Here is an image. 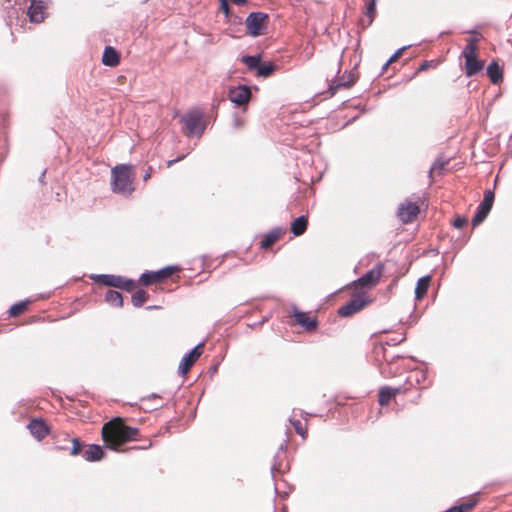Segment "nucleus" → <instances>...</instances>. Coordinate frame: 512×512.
<instances>
[{
    "instance_id": "38",
    "label": "nucleus",
    "mask_w": 512,
    "mask_h": 512,
    "mask_svg": "<svg viewBox=\"0 0 512 512\" xmlns=\"http://www.w3.org/2000/svg\"><path fill=\"white\" fill-rule=\"evenodd\" d=\"M220 9L226 15L229 14L230 9H229V4H228L227 0H220Z\"/></svg>"
},
{
    "instance_id": "25",
    "label": "nucleus",
    "mask_w": 512,
    "mask_h": 512,
    "mask_svg": "<svg viewBox=\"0 0 512 512\" xmlns=\"http://www.w3.org/2000/svg\"><path fill=\"white\" fill-rule=\"evenodd\" d=\"M357 80V77L353 73H349L348 77L346 79L343 78L341 82H339L336 86L330 85L329 91L331 95H334L338 88L344 87V88H350Z\"/></svg>"
},
{
    "instance_id": "32",
    "label": "nucleus",
    "mask_w": 512,
    "mask_h": 512,
    "mask_svg": "<svg viewBox=\"0 0 512 512\" xmlns=\"http://www.w3.org/2000/svg\"><path fill=\"white\" fill-rule=\"evenodd\" d=\"M275 70V65L272 63L260 65L257 69L258 76L262 77H268L270 76Z\"/></svg>"
},
{
    "instance_id": "5",
    "label": "nucleus",
    "mask_w": 512,
    "mask_h": 512,
    "mask_svg": "<svg viewBox=\"0 0 512 512\" xmlns=\"http://www.w3.org/2000/svg\"><path fill=\"white\" fill-rule=\"evenodd\" d=\"M184 124L185 134L187 136L202 135L205 125L203 123V114L199 111H191L181 118Z\"/></svg>"
},
{
    "instance_id": "31",
    "label": "nucleus",
    "mask_w": 512,
    "mask_h": 512,
    "mask_svg": "<svg viewBox=\"0 0 512 512\" xmlns=\"http://www.w3.org/2000/svg\"><path fill=\"white\" fill-rule=\"evenodd\" d=\"M242 61L250 70H253L258 69L261 58L260 56H244Z\"/></svg>"
},
{
    "instance_id": "6",
    "label": "nucleus",
    "mask_w": 512,
    "mask_h": 512,
    "mask_svg": "<svg viewBox=\"0 0 512 512\" xmlns=\"http://www.w3.org/2000/svg\"><path fill=\"white\" fill-rule=\"evenodd\" d=\"M91 279L106 286L119 288L128 292L133 291L136 288V283L133 280L123 276L96 275L92 276Z\"/></svg>"
},
{
    "instance_id": "17",
    "label": "nucleus",
    "mask_w": 512,
    "mask_h": 512,
    "mask_svg": "<svg viewBox=\"0 0 512 512\" xmlns=\"http://www.w3.org/2000/svg\"><path fill=\"white\" fill-rule=\"evenodd\" d=\"M28 429L30 430L31 434L38 440H42L50 432L48 425L42 419H33L28 424Z\"/></svg>"
},
{
    "instance_id": "13",
    "label": "nucleus",
    "mask_w": 512,
    "mask_h": 512,
    "mask_svg": "<svg viewBox=\"0 0 512 512\" xmlns=\"http://www.w3.org/2000/svg\"><path fill=\"white\" fill-rule=\"evenodd\" d=\"M369 301L365 297V295H357L353 297L349 302H347L345 305L341 306L338 309V314L341 317H349L352 316L359 311H361Z\"/></svg>"
},
{
    "instance_id": "24",
    "label": "nucleus",
    "mask_w": 512,
    "mask_h": 512,
    "mask_svg": "<svg viewBox=\"0 0 512 512\" xmlns=\"http://www.w3.org/2000/svg\"><path fill=\"white\" fill-rule=\"evenodd\" d=\"M393 398L392 387L384 386L380 388L378 392V403L381 407L388 406Z\"/></svg>"
},
{
    "instance_id": "9",
    "label": "nucleus",
    "mask_w": 512,
    "mask_h": 512,
    "mask_svg": "<svg viewBox=\"0 0 512 512\" xmlns=\"http://www.w3.org/2000/svg\"><path fill=\"white\" fill-rule=\"evenodd\" d=\"M420 213V206L416 202L405 201L398 207L397 215L403 224L412 223Z\"/></svg>"
},
{
    "instance_id": "19",
    "label": "nucleus",
    "mask_w": 512,
    "mask_h": 512,
    "mask_svg": "<svg viewBox=\"0 0 512 512\" xmlns=\"http://www.w3.org/2000/svg\"><path fill=\"white\" fill-rule=\"evenodd\" d=\"M427 379V373L422 369H415L410 372L406 379L407 385L412 388H417L421 384H423Z\"/></svg>"
},
{
    "instance_id": "45",
    "label": "nucleus",
    "mask_w": 512,
    "mask_h": 512,
    "mask_svg": "<svg viewBox=\"0 0 512 512\" xmlns=\"http://www.w3.org/2000/svg\"><path fill=\"white\" fill-rule=\"evenodd\" d=\"M237 124H238L239 126H241V125H242L240 120H237Z\"/></svg>"
},
{
    "instance_id": "1",
    "label": "nucleus",
    "mask_w": 512,
    "mask_h": 512,
    "mask_svg": "<svg viewBox=\"0 0 512 512\" xmlns=\"http://www.w3.org/2000/svg\"><path fill=\"white\" fill-rule=\"evenodd\" d=\"M139 430L127 426L124 420L116 417L105 423L102 427V439L109 449L119 451L126 442L136 440Z\"/></svg>"
},
{
    "instance_id": "4",
    "label": "nucleus",
    "mask_w": 512,
    "mask_h": 512,
    "mask_svg": "<svg viewBox=\"0 0 512 512\" xmlns=\"http://www.w3.org/2000/svg\"><path fill=\"white\" fill-rule=\"evenodd\" d=\"M290 325H299L308 332H314L318 328V320L316 316H312L309 312H303L298 307L292 306Z\"/></svg>"
},
{
    "instance_id": "21",
    "label": "nucleus",
    "mask_w": 512,
    "mask_h": 512,
    "mask_svg": "<svg viewBox=\"0 0 512 512\" xmlns=\"http://www.w3.org/2000/svg\"><path fill=\"white\" fill-rule=\"evenodd\" d=\"M104 450L99 445H89L83 452V457L87 461H99L104 457Z\"/></svg>"
},
{
    "instance_id": "23",
    "label": "nucleus",
    "mask_w": 512,
    "mask_h": 512,
    "mask_svg": "<svg viewBox=\"0 0 512 512\" xmlns=\"http://www.w3.org/2000/svg\"><path fill=\"white\" fill-rule=\"evenodd\" d=\"M307 227H308V217L303 215V216L296 218L291 223L290 230L295 236H301L302 234L305 233V231L307 230Z\"/></svg>"
},
{
    "instance_id": "43",
    "label": "nucleus",
    "mask_w": 512,
    "mask_h": 512,
    "mask_svg": "<svg viewBox=\"0 0 512 512\" xmlns=\"http://www.w3.org/2000/svg\"><path fill=\"white\" fill-rule=\"evenodd\" d=\"M151 445H152V442L149 440L147 445L142 446V447H140V448H141V449H147V448L151 447Z\"/></svg>"
},
{
    "instance_id": "12",
    "label": "nucleus",
    "mask_w": 512,
    "mask_h": 512,
    "mask_svg": "<svg viewBox=\"0 0 512 512\" xmlns=\"http://www.w3.org/2000/svg\"><path fill=\"white\" fill-rule=\"evenodd\" d=\"M494 202V193L491 190L484 192V198L478 206L477 212L472 219L473 226H477L484 221L489 214Z\"/></svg>"
},
{
    "instance_id": "39",
    "label": "nucleus",
    "mask_w": 512,
    "mask_h": 512,
    "mask_svg": "<svg viewBox=\"0 0 512 512\" xmlns=\"http://www.w3.org/2000/svg\"><path fill=\"white\" fill-rule=\"evenodd\" d=\"M151 174H152V168L149 167L143 176L144 181H147L148 179H150Z\"/></svg>"
},
{
    "instance_id": "8",
    "label": "nucleus",
    "mask_w": 512,
    "mask_h": 512,
    "mask_svg": "<svg viewBox=\"0 0 512 512\" xmlns=\"http://www.w3.org/2000/svg\"><path fill=\"white\" fill-rule=\"evenodd\" d=\"M384 272V265L382 263L377 264L373 269L369 270L367 273H365L362 277H360L358 280H356L353 285L355 287H366V288H373L375 287Z\"/></svg>"
},
{
    "instance_id": "22",
    "label": "nucleus",
    "mask_w": 512,
    "mask_h": 512,
    "mask_svg": "<svg viewBox=\"0 0 512 512\" xmlns=\"http://www.w3.org/2000/svg\"><path fill=\"white\" fill-rule=\"evenodd\" d=\"M487 75L493 84H499L503 81V70L495 61L488 65Z\"/></svg>"
},
{
    "instance_id": "29",
    "label": "nucleus",
    "mask_w": 512,
    "mask_h": 512,
    "mask_svg": "<svg viewBox=\"0 0 512 512\" xmlns=\"http://www.w3.org/2000/svg\"><path fill=\"white\" fill-rule=\"evenodd\" d=\"M291 425L294 427L297 434H299L303 439H306L308 435L307 423L303 424L298 419H290Z\"/></svg>"
},
{
    "instance_id": "30",
    "label": "nucleus",
    "mask_w": 512,
    "mask_h": 512,
    "mask_svg": "<svg viewBox=\"0 0 512 512\" xmlns=\"http://www.w3.org/2000/svg\"><path fill=\"white\" fill-rule=\"evenodd\" d=\"M148 299V294L144 290H138L132 295V304L135 307H141Z\"/></svg>"
},
{
    "instance_id": "2",
    "label": "nucleus",
    "mask_w": 512,
    "mask_h": 512,
    "mask_svg": "<svg viewBox=\"0 0 512 512\" xmlns=\"http://www.w3.org/2000/svg\"><path fill=\"white\" fill-rule=\"evenodd\" d=\"M112 190L116 193L130 195L135 190V172L132 165H117L111 170Z\"/></svg>"
},
{
    "instance_id": "28",
    "label": "nucleus",
    "mask_w": 512,
    "mask_h": 512,
    "mask_svg": "<svg viewBox=\"0 0 512 512\" xmlns=\"http://www.w3.org/2000/svg\"><path fill=\"white\" fill-rule=\"evenodd\" d=\"M30 304V301L26 300V301H21V302H18L14 305H12L9 309V314L11 317H17L21 314H23L24 312H26L28 310V306Z\"/></svg>"
},
{
    "instance_id": "20",
    "label": "nucleus",
    "mask_w": 512,
    "mask_h": 512,
    "mask_svg": "<svg viewBox=\"0 0 512 512\" xmlns=\"http://www.w3.org/2000/svg\"><path fill=\"white\" fill-rule=\"evenodd\" d=\"M432 277L430 275H426L418 279L416 287H415V298L418 301H421L427 294L431 283Z\"/></svg>"
},
{
    "instance_id": "35",
    "label": "nucleus",
    "mask_w": 512,
    "mask_h": 512,
    "mask_svg": "<svg viewBox=\"0 0 512 512\" xmlns=\"http://www.w3.org/2000/svg\"><path fill=\"white\" fill-rule=\"evenodd\" d=\"M405 50V48H401V49H398L390 58L389 60L387 61V63L385 64L384 68L388 67L390 64L396 62L403 54V51Z\"/></svg>"
},
{
    "instance_id": "42",
    "label": "nucleus",
    "mask_w": 512,
    "mask_h": 512,
    "mask_svg": "<svg viewBox=\"0 0 512 512\" xmlns=\"http://www.w3.org/2000/svg\"><path fill=\"white\" fill-rule=\"evenodd\" d=\"M231 1L238 5L244 4L246 2V0H231Z\"/></svg>"
},
{
    "instance_id": "11",
    "label": "nucleus",
    "mask_w": 512,
    "mask_h": 512,
    "mask_svg": "<svg viewBox=\"0 0 512 512\" xmlns=\"http://www.w3.org/2000/svg\"><path fill=\"white\" fill-rule=\"evenodd\" d=\"M268 15L262 12H253L246 18V28L250 35L259 36L265 27Z\"/></svg>"
},
{
    "instance_id": "27",
    "label": "nucleus",
    "mask_w": 512,
    "mask_h": 512,
    "mask_svg": "<svg viewBox=\"0 0 512 512\" xmlns=\"http://www.w3.org/2000/svg\"><path fill=\"white\" fill-rule=\"evenodd\" d=\"M105 300L115 307H122L123 305V298L121 293L115 290H109L107 291L105 295Z\"/></svg>"
},
{
    "instance_id": "26",
    "label": "nucleus",
    "mask_w": 512,
    "mask_h": 512,
    "mask_svg": "<svg viewBox=\"0 0 512 512\" xmlns=\"http://www.w3.org/2000/svg\"><path fill=\"white\" fill-rule=\"evenodd\" d=\"M376 3L377 0H370L366 7L365 16L367 17V20L363 19L362 23L365 26H370L372 22L374 21V18L376 16Z\"/></svg>"
},
{
    "instance_id": "10",
    "label": "nucleus",
    "mask_w": 512,
    "mask_h": 512,
    "mask_svg": "<svg viewBox=\"0 0 512 512\" xmlns=\"http://www.w3.org/2000/svg\"><path fill=\"white\" fill-rule=\"evenodd\" d=\"M204 352V344L200 343L196 347H194L188 354H186L178 367L179 374L182 376H186L192 366L196 363V361L201 357Z\"/></svg>"
},
{
    "instance_id": "44",
    "label": "nucleus",
    "mask_w": 512,
    "mask_h": 512,
    "mask_svg": "<svg viewBox=\"0 0 512 512\" xmlns=\"http://www.w3.org/2000/svg\"><path fill=\"white\" fill-rule=\"evenodd\" d=\"M45 178V171L42 173L41 177H40V181L43 182V179Z\"/></svg>"
},
{
    "instance_id": "3",
    "label": "nucleus",
    "mask_w": 512,
    "mask_h": 512,
    "mask_svg": "<svg viewBox=\"0 0 512 512\" xmlns=\"http://www.w3.org/2000/svg\"><path fill=\"white\" fill-rule=\"evenodd\" d=\"M478 50V39L476 37L468 39L462 51V57L465 59L464 70L467 77L476 75L484 68V61L478 59Z\"/></svg>"
},
{
    "instance_id": "33",
    "label": "nucleus",
    "mask_w": 512,
    "mask_h": 512,
    "mask_svg": "<svg viewBox=\"0 0 512 512\" xmlns=\"http://www.w3.org/2000/svg\"><path fill=\"white\" fill-rule=\"evenodd\" d=\"M437 66H438V62L437 61H435V60H430V61L425 60V61H423L420 64L419 68L416 70V72H415L413 77L417 76L420 72H424V71H426L428 69H434Z\"/></svg>"
},
{
    "instance_id": "15",
    "label": "nucleus",
    "mask_w": 512,
    "mask_h": 512,
    "mask_svg": "<svg viewBox=\"0 0 512 512\" xmlns=\"http://www.w3.org/2000/svg\"><path fill=\"white\" fill-rule=\"evenodd\" d=\"M228 97L231 100V102L239 106L245 105L249 102L251 98V90L249 89V87L241 85L233 89H230Z\"/></svg>"
},
{
    "instance_id": "18",
    "label": "nucleus",
    "mask_w": 512,
    "mask_h": 512,
    "mask_svg": "<svg viewBox=\"0 0 512 512\" xmlns=\"http://www.w3.org/2000/svg\"><path fill=\"white\" fill-rule=\"evenodd\" d=\"M102 63L105 66L116 67L120 63V54L112 46H106L102 55Z\"/></svg>"
},
{
    "instance_id": "37",
    "label": "nucleus",
    "mask_w": 512,
    "mask_h": 512,
    "mask_svg": "<svg viewBox=\"0 0 512 512\" xmlns=\"http://www.w3.org/2000/svg\"><path fill=\"white\" fill-rule=\"evenodd\" d=\"M467 221L465 218H462V217H457L454 221H453V225L454 227L458 228V229H461L463 228L465 225H466Z\"/></svg>"
},
{
    "instance_id": "40",
    "label": "nucleus",
    "mask_w": 512,
    "mask_h": 512,
    "mask_svg": "<svg viewBox=\"0 0 512 512\" xmlns=\"http://www.w3.org/2000/svg\"><path fill=\"white\" fill-rule=\"evenodd\" d=\"M178 160H179V159L169 160V161L167 162V166H168V167H171V166H172L174 163H176Z\"/></svg>"
},
{
    "instance_id": "16",
    "label": "nucleus",
    "mask_w": 512,
    "mask_h": 512,
    "mask_svg": "<svg viewBox=\"0 0 512 512\" xmlns=\"http://www.w3.org/2000/svg\"><path fill=\"white\" fill-rule=\"evenodd\" d=\"M285 234V230L281 228H275L265 235H263L260 241V248L267 250L271 248L277 241H279Z\"/></svg>"
},
{
    "instance_id": "36",
    "label": "nucleus",
    "mask_w": 512,
    "mask_h": 512,
    "mask_svg": "<svg viewBox=\"0 0 512 512\" xmlns=\"http://www.w3.org/2000/svg\"><path fill=\"white\" fill-rule=\"evenodd\" d=\"M408 391H410V387L407 385L406 382H405V384L403 386L392 388V393H393L394 398L398 394H406Z\"/></svg>"
},
{
    "instance_id": "7",
    "label": "nucleus",
    "mask_w": 512,
    "mask_h": 512,
    "mask_svg": "<svg viewBox=\"0 0 512 512\" xmlns=\"http://www.w3.org/2000/svg\"><path fill=\"white\" fill-rule=\"evenodd\" d=\"M180 268L177 266H167L159 271L145 272L140 277L141 284L150 286L152 284L163 283L166 279L172 277Z\"/></svg>"
},
{
    "instance_id": "14",
    "label": "nucleus",
    "mask_w": 512,
    "mask_h": 512,
    "mask_svg": "<svg viewBox=\"0 0 512 512\" xmlns=\"http://www.w3.org/2000/svg\"><path fill=\"white\" fill-rule=\"evenodd\" d=\"M48 0H31L27 15L33 23H41L45 19V11L47 9Z\"/></svg>"
},
{
    "instance_id": "34",
    "label": "nucleus",
    "mask_w": 512,
    "mask_h": 512,
    "mask_svg": "<svg viewBox=\"0 0 512 512\" xmlns=\"http://www.w3.org/2000/svg\"><path fill=\"white\" fill-rule=\"evenodd\" d=\"M71 442H72V448L70 450V454L72 456L79 455L81 453V451H82V443H81V441L78 438H73V439H71Z\"/></svg>"
},
{
    "instance_id": "41",
    "label": "nucleus",
    "mask_w": 512,
    "mask_h": 512,
    "mask_svg": "<svg viewBox=\"0 0 512 512\" xmlns=\"http://www.w3.org/2000/svg\"><path fill=\"white\" fill-rule=\"evenodd\" d=\"M380 349L382 350L383 352V358L388 361V358H387V355H386V351H385V348L383 346L380 347Z\"/></svg>"
}]
</instances>
